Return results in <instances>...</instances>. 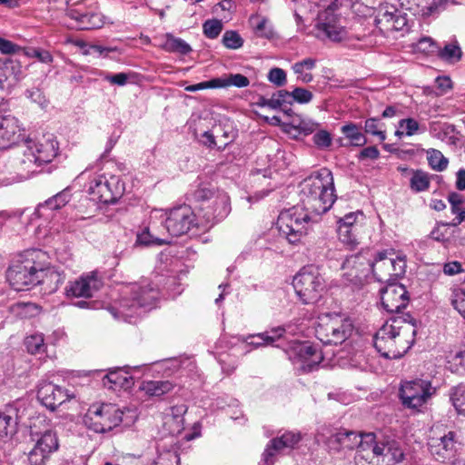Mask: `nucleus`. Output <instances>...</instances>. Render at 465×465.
Instances as JSON below:
<instances>
[{
	"instance_id": "5701e85b",
	"label": "nucleus",
	"mask_w": 465,
	"mask_h": 465,
	"mask_svg": "<svg viewBox=\"0 0 465 465\" xmlns=\"http://www.w3.org/2000/svg\"><path fill=\"white\" fill-rule=\"evenodd\" d=\"M302 437L299 432L286 431L281 437L271 440L263 453L262 460L265 465H272L274 463V456L283 449H293L301 440Z\"/></svg>"
},
{
	"instance_id": "a18cd8bd",
	"label": "nucleus",
	"mask_w": 465,
	"mask_h": 465,
	"mask_svg": "<svg viewBox=\"0 0 465 465\" xmlns=\"http://www.w3.org/2000/svg\"><path fill=\"white\" fill-rule=\"evenodd\" d=\"M218 87L235 86L238 88L246 87L250 84L248 77L242 74H231L226 78H216Z\"/></svg>"
},
{
	"instance_id": "774afa93",
	"label": "nucleus",
	"mask_w": 465,
	"mask_h": 465,
	"mask_svg": "<svg viewBox=\"0 0 465 465\" xmlns=\"http://www.w3.org/2000/svg\"><path fill=\"white\" fill-rule=\"evenodd\" d=\"M187 406L185 404L175 405L170 408L167 416H171L178 424L183 423V415L187 412Z\"/></svg>"
},
{
	"instance_id": "338daca9",
	"label": "nucleus",
	"mask_w": 465,
	"mask_h": 465,
	"mask_svg": "<svg viewBox=\"0 0 465 465\" xmlns=\"http://www.w3.org/2000/svg\"><path fill=\"white\" fill-rule=\"evenodd\" d=\"M316 59L308 57L292 64V69L294 73H301L300 70L312 71L316 66Z\"/></svg>"
},
{
	"instance_id": "393cba45",
	"label": "nucleus",
	"mask_w": 465,
	"mask_h": 465,
	"mask_svg": "<svg viewBox=\"0 0 465 465\" xmlns=\"http://www.w3.org/2000/svg\"><path fill=\"white\" fill-rule=\"evenodd\" d=\"M230 212V197L226 193L223 192L217 193L212 203L204 206L201 215L207 223L213 224L227 217Z\"/></svg>"
},
{
	"instance_id": "0eeeda50",
	"label": "nucleus",
	"mask_w": 465,
	"mask_h": 465,
	"mask_svg": "<svg viewBox=\"0 0 465 465\" xmlns=\"http://www.w3.org/2000/svg\"><path fill=\"white\" fill-rule=\"evenodd\" d=\"M311 213L303 206L298 205L281 212L277 221L280 234L292 244L299 243L309 232Z\"/></svg>"
},
{
	"instance_id": "58836bf2",
	"label": "nucleus",
	"mask_w": 465,
	"mask_h": 465,
	"mask_svg": "<svg viewBox=\"0 0 465 465\" xmlns=\"http://www.w3.org/2000/svg\"><path fill=\"white\" fill-rule=\"evenodd\" d=\"M43 283L49 284L50 292H54L65 281V274L54 267L47 266L46 258L45 259V268L43 272Z\"/></svg>"
},
{
	"instance_id": "9b49d317",
	"label": "nucleus",
	"mask_w": 465,
	"mask_h": 465,
	"mask_svg": "<svg viewBox=\"0 0 465 465\" xmlns=\"http://www.w3.org/2000/svg\"><path fill=\"white\" fill-rule=\"evenodd\" d=\"M437 392L430 380L414 379L401 383L399 397L405 408L419 410Z\"/></svg>"
},
{
	"instance_id": "a211bd4d",
	"label": "nucleus",
	"mask_w": 465,
	"mask_h": 465,
	"mask_svg": "<svg viewBox=\"0 0 465 465\" xmlns=\"http://www.w3.org/2000/svg\"><path fill=\"white\" fill-rule=\"evenodd\" d=\"M25 151L29 157H32L35 167L49 163L58 153V143L53 134L44 135L37 141L26 140L25 142Z\"/></svg>"
},
{
	"instance_id": "4be33fe9",
	"label": "nucleus",
	"mask_w": 465,
	"mask_h": 465,
	"mask_svg": "<svg viewBox=\"0 0 465 465\" xmlns=\"http://www.w3.org/2000/svg\"><path fill=\"white\" fill-rule=\"evenodd\" d=\"M382 307L391 313L401 312L409 303V293L405 286L396 282H389L381 292Z\"/></svg>"
},
{
	"instance_id": "0e129e2a",
	"label": "nucleus",
	"mask_w": 465,
	"mask_h": 465,
	"mask_svg": "<svg viewBox=\"0 0 465 465\" xmlns=\"http://www.w3.org/2000/svg\"><path fill=\"white\" fill-rule=\"evenodd\" d=\"M448 201L450 204V211L453 214H457L463 211L462 205L464 204L465 200L461 194L452 192L448 195Z\"/></svg>"
},
{
	"instance_id": "c9c22d12",
	"label": "nucleus",
	"mask_w": 465,
	"mask_h": 465,
	"mask_svg": "<svg viewBox=\"0 0 465 465\" xmlns=\"http://www.w3.org/2000/svg\"><path fill=\"white\" fill-rule=\"evenodd\" d=\"M361 125L353 122H347L341 127V133L343 135V139L348 141V143H342V138L339 140L341 146H354L361 147L364 146L368 140L361 130Z\"/></svg>"
},
{
	"instance_id": "e2e57ef3",
	"label": "nucleus",
	"mask_w": 465,
	"mask_h": 465,
	"mask_svg": "<svg viewBox=\"0 0 465 465\" xmlns=\"http://www.w3.org/2000/svg\"><path fill=\"white\" fill-rule=\"evenodd\" d=\"M28 57H35L41 63L51 64L53 63V55L49 51L43 50L40 48H30L27 51H23Z\"/></svg>"
},
{
	"instance_id": "49530a36",
	"label": "nucleus",
	"mask_w": 465,
	"mask_h": 465,
	"mask_svg": "<svg viewBox=\"0 0 465 465\" xmlns=\"http://www.w3.org/2000/svg\"><path fill=\"white\" fill-rule=\"evenodd\" d=\"M267 104L272 109H278L285 105H291L292 104V91L279 90L273 93Z\"/></svg>"
},
{
	"instance_id": "13d9d810",
	"label": "nucleus",
	"mask_w": 465,
	"mask_h": 465,
	"mask_svg": "<svg viewBox=\"0 0 465 465\" xmlns=\"http://www.w3.org/2000/svg\"><path fill=\"white\" fill-rule=\"evenodd\" d=\"M312 141L317 148L326 149L331 146L332 139L328 131L319 130L313 134Z\"/></svg>"
},
{
	"instance_id": "39448f33",
	"label": "nucleus",
	"mask_w": 465,
	"mask_h": 465,
	"mask_svg": "<svg viewBox=\"0 0 465 465\" xmlns=\"http://www.w3.org/2000/svg\"><path fill=\"white\" fill-rule=\"evenodd\" d=\"M352 320L341 313H325L318 317L315 336L324 345H339L353 331Z\"/></svg>"
},
{
	"instance_id": "ea45409f",
	"label": "nucleus",
	"mask_w": 465,
	"mask_h": 465,
	"mask_svg": "<svg viewBox=\"0 0 465 465\" xmlns=\"http://www.w3.org/2000/svg\"><path fill=\"white\" fill-rule=\"evenodd\" d=\"M430 186V176L421 169L412 172L410 178V188L413 193H421L429 190Z\"/></svg>"
},
{
	"instance_id": "5fc2aeb1",
	"label": "nucleus",
	"mask_w": 465,
	"mask_h": 465,
	"mask_svg": "<svg viewBox=\"0 0 465 465\" xmlns=\"http://www.w3.org/2000/svg\"><path fill=\"white\" fill-rule=\"evenodd\" d=\"M381 125L378 118H368L364 123V132L379 137L381 141H384L386 139V133L381 130Z\"/></svg>"
},
{
	"instance_id": "69168bd1",
	"label": "nucleus",
	"mask_w": 465,
	"mask_h": 465,
	"mask_svg": "<svg viewBox=\"0 0 465 465\" xmlns=\"http://www.w3.org/2000/svg\"><path fill=\"white\" fill-rule=\"evenodd\" d=\"M419 123L413 118L401 119L399 122V128H404L407 136L413 135L419 130Z\"/></svg>"
},
{
	"instance_id": "3c124183",
	"label": "nucleus",
	"mask_w": 465,
	"mask_h": 465,
	"mask_svg": "<svg viewBox=\"0 0 465 465\" xmlns=\"http://www.w3.org/2000/svg\"><path fill=\"white\" fill-rule=\"evenodd\" d=\"M255 19L257 20V22L253 24L255 35L267 39L273 38L275 34L272 27L269 25L268 19L265 17H256ZM253 20L254 18H252V21Z\"/></svg>"
},
{
	"instance_id": "20e7f679",
	"label": "nucleus",
	"mask_w": 465,
	"mask_h": 465,
	"mask_svg": "<svg viewBox=\"0 0 465 465\" xmlns=\"http://www.w3.org/2000/svg\"><path fill=\"white\" fill-rule=\"evenodd\" d=\"M45 252L27 250L14 260L6 271V279L16 292L30 290L43 282Z\"/></svg>"
},
{
	"instance_id": "b1692460",
	"label": "nucleus",
	"mask_w": 465,
	"mask_h": 465,
	"mask_svg": "<svg viewBox=\"0 0 465 465\" xmlns=\"http://www.w3.org/2000/svg\"><path fill=\"white\" fill-rule=\"evenodd\" d=\"M67 15L74 19L80 30H94L103 27L104 15L94 9L85 11L81 4L77 7L68 10Z\"/></svg>"
},
{
	"instance_id": "72a5a7b5",
	"label": "nucleus",
	"mask_w": 465,
	"mask_h": 465,
	"mask_svg": "<svg viewBox=\"0 0 465 465\" xmlns=\"http://www.w3.org/2000/svg\"><path fill=\"white\" fill-rule=\"evenodd\" d=\"M285 331L286 330L284 327L279 326L264 332L241 336L239 341L246 343L248 346L257 349L262 346L272 345L274 341L283 336Z\"/></svg>"
},
{
	"instance_id": "09e8293b",
	"label": "nucleus",
	"mask_w": 465,
	"mask_h": 465,
	"mask_svg": "<svg viewBox=\"0 0 465 465\" xmlns=\"http://www.w3.org/2000/svg\"><path fill=\"white\" fill-rule=\"evenodd\" d=\"M166 49L170 52L187 54L192 51L189 44L179 37L167 35Z\"/></svg>"
},
{
	"instance_id": "a19ab883",
	"label": "nucleus",
	"mask_w": 465,
	"mask_h": 465,
	"mask_svg": "<svg viewBox=\"0 0 465 465\" xmlns=\"http://www.w3.org/2000/svg\"><path fill=\"white\" fill-rule=\"evenodd\" d=\"M217 193L221 192L214 191L206 185H202L194 191L193 196L195 202L199 203L198 210L200 213L204 210V206L206 204H210L212 203Z\"/></svg>"
},
{
	"instance_id": "7c9ffc66",
	"label": "nucleus",
	"mask_w": 465,
	"mask_h": 465,
	"mask_svg": "<svg viewBox=\"0 0 465 465\" xmlns=\"http://www.w3.org/2000/svg\"><path fill=\"white\" fill-rule=\"evenodd\" d=\"M392 255L393 252L388 250L381 252L375 251L371 265L373 268L371 274L376 281L380 282H391V269L393 266Z\"/></svg>"
},
{
	"instance_id": "6ab92c4d",
	"label": "nucleus",
	"mask_w": 465,
	"mask_h": 465,
	"mask_svg": "<svg viewBox=\"0 0 465 465\" xmlns=\"http://www.w3.org/2000/svg\"><path fill=\"white\" fill-rule=\"evenodd\" d=\"M103 285V278L97 272H91L69 282L64 288V294L67 298H91L102 289Z\"/></svg>"
},
{
	"instance_id": "473e14b6",
	"label": "nucleus",
	"mask_w": 465,
	"mask_h": 465,
	"mask_svg": "<svg viewBox=\"0 0 465 465\" xmlns=\"http://www.w3.org/2000/svg\"><path fill=\"white\" fill-rule=\"evenodd\" d=\"M356 214L350 213L340 218L338 221V237L339 240L350 250H354L359 244L354 234Z\"/></svg>"
},
{
	"instance_id": "f3484780",
	"label": "nucleus",
	"mask_w": 465,
	"mask_h": 465,
	"mask_svg": "<svg viewBox=\"0 0 465 465\" xmlns=\"http://www.w3.org/2000/svg\"><path fill=\"white\" fill-rule=\"evenodd\" d=\"M196 225L195 214L187 204L176 206L170 210L164 220L163 229L173 237L187 233Z\"/></svg>"
},
{
	"instance_id": "dca6fc26",
	"label": "nucleus",
	"mask_w": 465,
	"mask_h": 465,
	"mask_svg": "<svg viewBox=\"0 0 465 465\" xmlns=\"http://www.w3.org/2000/svg\"><path fill=\"white\" fill-rule=\"evenodd\" d=\"M316 37L321 40L341 42L346 37L345 28L341 25L340 18L332 5L319 12L315 24Z\"/></svg>"
},
{
	"instance_id": "6e6552de",
	"label": "nucleus",
	"mask_w": 465,
	"mask_h": 465,
	"mask_svg": "<svg viewBox=\"0 0 465 465\" xmlns=\"http://www.w3.org/2000/svg\"><path fill=\"white\" fill-rule=\"evenodd\" d=\"M292 286L304 304H314L325 291V280L315 265L302 267L293 277Z\"/></svg>"
},
{
	"instance_id": "de8ad7c7",
	"label": "nucleus",
	"mask_w": 465,
	"mask_h": 465,
	"mask_svg": "<svg viewBox=\"0 0 465 465\" xmlns=\"http://www.w3.org/2000/svg\"><path fill=\"white\" fill-rule=\"evenodd\" d=\"M450 401L459 414L465 416V385L459 384L452 389Z\"/></svg>"
},
{
	"instance_id": "7ed1b4c3",
	"label": "nucleus",
	"mask_w": 465,
	"mask_h": 465,
	"mask_svg": "<svg viewBox=\"0 0 465 465\" xmlns=\"http://www.w3.org/2000/svg\"><path fill=\"white\" fill-rule=\"evenodd\" d=\"M159 298V289L149 279L124 285L121 291V299L108 310L116 319H124L137 314L138 309L150 310Z\"/></svg>"
},
{
	"instance_id": "680f3d73",
	"label": "nucleus",
	"mask_w": 465,
	"mask_h": 465,
	"mask_svg": "<svg viewBox=\"0 0 465 465\" xmlns=\"http://www.w3.org/2000/svg\"><path fill=\"white\" fill-rule=\"evenodd\" d=\"M267 77L271 83L278 87L285 85L287 82L285 71L279 67L272 68L269 71Z\"/></svg>"
},
{
	"instance_id": "aec40b11",
	"label": "nucleus",
	"mask_w": 465,
	"mask_h": 465,
	"mask_svg": "<svg viewBox=\"0 0 465 465\" xmlns=\"http://www.w3.org/2000/svg\"><path fill=\"white\" fill-rule=\"evenodd\" d=\"M375 25L383 35L392 32L408 31L406 14H401L394 6H382L375 17Z\"/></svg>"
},
{
	"instance_id": "bb28decb",
	"label": "nucleus",
	"mask_w": 465,
	"mask_h": 465,
	"mask_svg": "<svg viewBox=\"0 0 465 465\" xmlns=\"http://www.w3.org/2000/svg\"><path fill=\"white\" fill-rule=\"evenodd\" d=\"M18 120L10 114L0 115V150L16 143L22 136Z\"/></svg>"
},
{
	"instance_id": "37998d69",
	"label": "nucleus",
	"mask_w": 465,
	"mask_h": 465,
	"mask_svg": "<svg viewBox=\"0 0 465 465\" xmlns=\"http://www.w3.org/2000/svg\"><path fill=\"white\" fill-rule=\"evenodd\" d=\"M427 160L431 169L442 172L447 169L449 160L437 149L430 148L426 151Z\"/></svg>"
},
{
	"instance_id": "f704fd0d",
	"label": "nucleus",
	"mask_w": 465,
	"mask_h": 465,
	"mask_svg": "<svg viewBox=\"0 0 465 465\" xmlns=\"http://www.w3.org/2000/svg\"><path fill=\"white\" fill-rule=\"evenodd\" d=\"M402 9L411 13L415 16H430L433 15L442 0H398Z\"/></svg>"
},
{
	"instance_id": "4468645a",
	"label": "nucleus",
	"mask_w": 465,
	"mask_h": 465,
	"mask_svg": "<svg viewBox=\"0 0 465 465\" xmlns=\"http://www.w3.org/2000/svg\"><path fill=\"white\" fill-rule=\"evenodd\" d=\"M285 353L303 372L315 371L323 360V354L319 347L309 341H292L285 350Z\"/></svg>"
},
{
	"instance_id": "423d86ee",
	"label": "nucleus",
	"mask_w": 465,
	"mask_h": 465,
	"mask_svg": "<svg viewBox=\"0 0 465 465\" xmlns=\"http://www.w3.org/2000/svg\"><path fill=\"white\" fill-rule=\"evenodd\" d=\"M46 423L45 416H38L30 424V436L35 441L34 448L28 453L31 465H44L51 454L59 448V440L55 430L46 428L43 431L38 430V424Z\"/></svg>"
},
{
	"instance_id": "8fccbe9b",
	"label": "nucleus",
	"mask_w": 465,
	"mask_h": 465,
	"mask_svg": "<svg viewBox=\"0 0 465 465\" xmlns=\"http://www.w3.org/2000/svg\"><path fill=\"white\" fill-rule=\"evenodd\" d=\"M25 345L31 354L40 353L45 350V340L41 333L30 335L25 338Z\"/></svg>"
},
{
	"instance_id": "ddd939ff",
	"label": "nucleus",
	"mask_w": 465,
	"mask_h": 465,
	"mask_svg": "<svg viewBox=\"0 0 465 465\" xmlns=\"http://www.w3.org/2000/svg\"><path fill=\"white\" fill-rule=\"evenodd\" d=\"M364 444L366 451H371L374 457L382 458V461L398 463L404 458L403 450L399 441L393 437L382 433H366Z\"/></svg>"
},
{
	"instance_id": "412c9836",
	"label": "nucleus",
	"mask_w": 465,
	"mask_h": 465,
	"mask_svg": "<svg viewBox=\"0 0 465 465\" xmlns=\"http://www.w3.org/2000/svg\"><path fill=\"white\" fill-rule=\"evenodd\" d=\"M25 414L24 403L17 401L0 411V438L11 439L18 431V425Z\"/></svg>"
},
{
	"instance_id": "cd10ccee",
	"label": "nucleus",
	"mask_w": 465,
	"mask_h": 465,
	"mask_svg": "<svg viewBox=\"0 0 465 465\" xmlns=\"http://www.w3.org/2000/svg\"><path fill=\"white\" fill-rule=\"evenodd\" d=\"M130 369L129 366L109 369L102 380L103 385L113 391L131 389L134 385V378L130 374Z\"/></svg>"
},
{
	"instance_id": "603ef678",
	"label": "nucleus",
	"mask_w": 465,
	"mask_h": 465,
	"mask_svg": "<svg viewBox=\"0 0 465 465\" xmlns=\"http://www.w3.org/2000/svg\"><path fill=\"white\" fill-rule=\"evenodd\" d=\"M215 129L222 132L221 137L223 139V144L217 146L219 151H223L237 137V130L232 124H219Z\"/></svg>"
},
{
	"instance_id": "f257e3e1",
	"label": "nucleus",
	"mask_w": 465,
	"mask_h": 465,
	"mask_svg": "<svg viewBox=\"0 0 465 465\" xmlns=\"http://www.w3.org/2000/svg\"><path fill=\"white\" fill-rule=\"evenodd\" d=\"M416 320L409 313L397 315L386 322L373 339L377 351L386 359L402 357L413 345Z\"/></svg>"
},
{
	"instance_id": "6e6d98bb",
	"label": "nucleus",
	"mask_w": 465,
	"mask_h": 465,
	"mask_svg": "<svg viewBox=\"0 0 465 465\" xmlns=\"http://www.w3.org/2000/svg\"><path fill=\"white\" fill-rule=\"evenodd\" d=\"M204 35L209 39H215L223 30V23L218 19L207 20L203 25Z\"/></svg>"
},
{
	"instance_id": "2f4dec72",
	"label": "nucleus",
	"mask_w": 465,
	"mask_h": 465,
	"mask_svg": "<svg viewBox=\"0 0 465 465\" xmlns=\"http://www.w3.org/2000/svg\"><path fill=\"white\" fill-rule=\"evenodd\" d=\"M365 440L366 433L357 434L352 430H341L331 437L330 442L339 444L341 449L353 450L357 448L358 452H364L367 448L364 444Z\"/></svg>"
},
{
	"instance_id": "f03ea898",
	"label": "nucleus",
	"mask_w": 465,
	"mask_h": 465,
	"mask_svg": "<svg viewBox=\"0 0 465 465\" xmlns=\"http://www.w3.org/2000/svg\"><path fill=\"white\" fill-rule=\"evenodd\" d=\"M300 187L302 206L312 213H325L335 202L333 176L327 168H322L305 178Z\"/></svg>"
},
{
	"instance_id": "e433bc0d",
	"label": "nucleus",
	"mask_w": 465,
	"mask_h": 465,
	"mask_svg": "<svg viewBox=\"0 0 465 465\" xmlns=\"http://www.w3.org/2000/svg\"><path fill=\"white\" fill-rule=\"evenodd\" d=\"M154 223L145 227L141 232L137 233L136 243L144 246H162L171 242L168 238H162L153 233Z\"/></svg>"
},
{
	"instance_id": "c85d7f7f",
	"label": "nucleus",
	"mask_w": 465,
	"mask_h": 465,
	"mask_svg": "<svg viewBox=\"0 0 465 465\" xmlns=\"http://www.w3.org/2000/svg\"><path fill=\"white\" fill-rule=\"evenodd\" d=\"M455 432L449 431L440 438H431L428 442L429 450L436 460H445L452 457L455 452Z\"/></svg>"
},
{
	"instance_id": "4d7b16f0",
	"label": "nucleus",
	"mask_w": 465,
	"mask_h": 465,
	"mask_svg": "<svg viewBox=\"0 0 465 465\" xmlns=\"http://www.w3.org/2000/svg\"><path fill=\"white\" fill-rule=\"evenodd\" d=\"M393 266L391 269V282H395L398 278L404 275L406 272V261L404 257H392Z\"/></svg>"
},
{
	"instance_id": "f8f14e48",
	"label": "nucleus",
	"mask_w": 465,
	"mask_h": 465,
	"mask_svg": "<svg viewBox=\"0 0 465 465\" xmlns=\"http://www.w3.org/2000/svg\"><path fill=\"white\" fill-rule=\"evenodd\" d=\"M375 250L372 248H362L359 252L347 256L342 262L341 268L345 271L346 280L352 284H361L373 271Z\"/></svg>"
},
{
	"instance_id": "bf43d9fd",
	"label": "nucleus",
	"mask_w": 465,
	"mask_h": 465,
	"mask_svg": "<svg viewBox=\"0 0 465 465\" xmlns=\"http://www.w3.org/2000/svg\"><path fill=\"white\" fill-rule=\"evenodd\" d=\"M313 98V94L303 87H295L292 91V103L296 102L301 104H309Z\"/></svg>"
},
{
	"instance_id": "2eb2a0df",
	"label": "nucleus",
	"mask_w": 465,
	"mask_h": 465,
	"mask_svg": "<svg viewBox=\"0 0 465 465\" xmlns=\"http://www.w3.org/2000/svg\"><path fill=\"white\" fill-rule=\"evenodd\" d=\"M87 192L92 201L110 204L116 203L122 196L123 186L117 176L107 178L100 174L90 182Z\"/></svg>"
},
{
	"instance_id": "864d4df0",
	"label": "nucleus",
	"mask_w": 465,
	"mask_h": 465,
	"mask_svg": "<svg viewBox=\"0 0 465 465\" xmlns=\"http://www.w3.org/2000/svg\"><path fill=\"white\" fill-rule=\"evenodd\" d=\"M223 45L228 49H239L243 45V39L236 31H226L222 38Z\"/></svg>"
},
{
	"instance_id": "79ce46f5",
	"label": "nucleus",
	"mask_w": 465,
	"mask_h": 465,
	"mask_svg": "<svg viewBox=\"0 0 465 465\" xmlns=\"http://www.w3.org/2000/svg\"><path fill=\"white\" fill-rule=\"evenodd\" d=\"M439 57L449 64H455L461 59L462 51L457 42L450 43L438 51Z\"/></svg>"
},
{
	"instance_id": "1a4fd4ad",
	"label": "nucleus",
	"mask_w": 465,
	"mask_h": 465,
	"mask_svg": "<svg viewBox=\"0 0 465 465\" xmlns=\"http://www.w3.org/2000/svg\"><path fill=\"white\" fill-rule=\"evenodd\" d=\"M36 173L38 170L25 150L15 152L0 162V183L3 185L26 180Z\"/></svg>"
},
{
	"instance_id": "9d476101",
	"label": "nucleus",
	"mask_w": 465,
	"mask_h": 465,
	"mask_svg": "<svg viewBox=\"0 0 465 465\" xmlns=\"http://www.w3.org/2000/svg\"><path fill=\"white\" fill-rule=\"evenodd\" d=\"M123 411L114 404H93L84 417V425L96 433H105L120 425Z\"/></svg>"
},
{
	"instance_id": "a878e982",
	"label": "nucleus",
	"mask_w": 465,
	"mask_h": 465,
	"mask_svg": "<svg viewBox=\"0 0 465 465\" xmlns=\"http://www.w3.org/2000/svg\"><path fill=\"white\" fill-rule=\"evenodd\" d=\"M69 398L66 391L52 382H42L37 391V399L51 411H54Z\"/></svg>"
},
{
	"instance_id": "4c0bfd02",
	"label": "nucleus",
	"mask_w": 465,
	"mask_h": 465,
	"mask_svg": "<svg viewBox=\"0 0 465 465\" xmlns=\"http://www.w3.org/2000/svg\"><path fill=\"white\" fill-rule=\"evenodd\" d=\"M174 385L170 381H143L140 390L149 396H162L173 389Z\"/></svg>"
},
{
	"instance_id": "c03bdc74",
	"label": "nucleus",
	"mask_w": 465,
	"mask_h": 465,
	"mask_svg": "<svg viewBox=\"0 0 465 465\" xmlns=\"http://www.w3.org/2000/svg\"><path fill=\"white\" fill-rule=\"evenodd\" d=\"M293 14L298 27L303 25L304 16L313 10V4L310 0H292Z\"/></svg>"
},
{
	"instance_id": "c756f323",
	"label": "nucleus",
	"mask_w": 465,
	"mask_h": 465,
	"mask_svg": "<svg viewBox=\"0 0 465 465\" xmlns=\"http://www.w3.org/2000/svg\"><path fill=\"white\" fill-rule=\"evenodd\" d=\"M23 76V66L17 59L0 58V90L11 86Z\"/></svg>"
},
{
	"instance_id": "052dcab7",
	"label": "nucleus",
	"mask_w": 465,
	"mask_h": 465,
	"mask_svg": "<svg viewBox=\"0 0 465 465\" xmlns=\"http://www.w3.org/2000/svg\"><path fill=\"white\" fill-rule=\"evenodd\" d=\"M25 96L42 108L46 107L48 104V100L46 99L44 92L37 87L27 89Z\"/></svg>"
}]
</instances>
